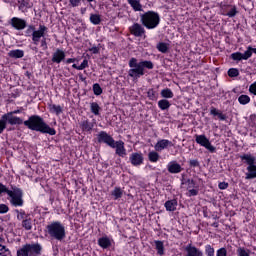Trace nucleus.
I'll return each instance as SVG.
<instances>
[{
  "mask_svg": "<svg viewBox=\"0 0 256 256\" xmlns=\"http://www.w3.org/2000/svg\"><path fill=\"white\" fill-rule=\"evenodd\" d=\"M75 61H77V59H75V58H68V59L66 60V63H67V65H69V64H71V63H75Z\"/></svg>",
  "mask_w": 256,
  "mask_h": 256,
  "instance_id": "obj_60",
  "label": "nucleus"
},
{
  "mask_svg": "<svg viewBox=\"0 0 256 256\" xmlns=\"http://www.w3.org/2000/svg\"><path fill=\"white\" fill-rule=\"evenodd\" d=\"M249 92L256 95V81L249 86Z\"/></svg>",
  "mask_w": 256,
  "mask_h": 256,
  "instance_id": "obj_55",
  "label": "nucleus"
},
{
  "mask_svg": "<svg viewBox=\"0 0 256 256\" xmlns=\"http://www.w3.org/2000/svg\"><path fill=\"white\" fill-rule=\"evenodd\" d=\"M46 233L51 239L56 241H63L67 233L65 232V225L60 221H52L46 226Z\"/></svg>",
  "mask_w": 256,
  "mask_h": 256,
  "instance_id": "obj_3",
  "label": "nucleus"
},
{
  "mask_svg": "<svg viewBox=\"0 0 256 256\" xmlns=\"http://www.w3.org/2000/svg\"><path fill=\"white\" fill-rule=\"evenodd\" d=\"M98 245L102 249H108V247H111V239L109 237L105 236L98 239Z\"/></svg>",
  "mask_w": 256,
  "mask_h": 256,
  "instance_id": "obj_25",
  "label": "nucleus"
},
{
  "mask_svg": "<svg viewBox=\"0 0 256 256\" xmlns=\"http://www.w3.org/2000/svg\"><path fill=\"white\" fill-rule=\"evenodd\" d=\"M148 95L151 97V95H154L153 94V90H150L149 92H148Z\"/></svg>",
  "mask_w": 256,
  "mask_h": 256,
  "instance_id": "obj_62",
  "label": "nucleus"
},
{
  "mask_svg": "<svg viewBox=\"0 0 256 256\" xmlns=\"http://www.w3.org/2000/svg\"><path fill=\"white\" fill-rule=\"evenodd\" d=\"M8 197H10V203L13 207H23V190L20 188H12V190H8Z\"/></svg>",
  "mask_w": 256,
  "mask_h": 256,
  "instance_id": "obj_6",
  "label": "nucleus"
},
{
  "mask_svg": "<svg viewBox=\"0 0 256 256\" xmlns=\"http://www.w3.org/2000/svg\"><path fill=\"white\" fill-rule=\"evenodd\" d=\"M253 53H255L256 55V48L249 46L245 51V53L235 52L230 55V58L233 61H243V60L247 61V59H251V57L253 56Z\"/></svg>",
  "mask_w": 256,
  "mask_h": 256,
  "instance_id": "obj_7",
  "label": "nucleus"
},
{
  "mask_svg": "<svg viewBox=\"0 0 256 256\" xmlns=\"http://www.w3.org/2000/svg\"><path fill=\"white\" fill-rule=\"evenodd\" d=\"M154 243H155V247L158 255H165V246L163 244V241L156 240Z\"/></svg>",
  "mask_w": 256,
  "mask_h": 256,
  "instance_id": "obj_31",
  "label": "nucleus"
},
{
  "mask_svg": "<svg viewBox=\"0 0 256 256\" xmlns=\"http://www.w3.org/2000/svg\"><path fill=\"white\" fill-rule=\"evenodd\" d=\"M93 92H94V95H101L103 93V89L101 88V85L99 84H94L93 85Z\"/></svg>",
  "mask_w": 256,
  "mask_h": 256,
  "instance_id": "obj_47",
  "label": "nucleus"
},
{
  "mask_svg": "<svg viewBox=\"0 0 256 256\" xmlns=\"http://www.w3.org/2000/svg\"><path fill=\"white\" fill-rule=\"evenodd\" d=\"M112 197H114L115 201H117V199H121V197H123V191L121 190L120 187L114 188V190L112 191Z\"/></svg>",
  "mask_w": 256,
  "mask_h": 256,
  "instance_id": "obj_39",
  "label": "nucleus"
},
{
  "mask_svg": "<svg viewBox=\"0 0 256 256\" xmlns=\"http://www.w3.org/2000/svg\"><path fill=\"white\" fill-rule=\"evenodd\" d=\"M47 31H49V28L41 24L39 25L38 30H34L32 34V41L34 45H39V41H41V38H45V35H47Z\"/></svg>",
  "mask_w": 256,
  "mask_h": 256,
  "instance_id": "obj_9",
  "label": "nucleus"
},
{
  "mask_svg": "<svg viewBox=\"0 0 256 256\" xmlns=\"http://www.w3.org/2000/svg\"><path fill=\"white\" fill-rule=\"evenodd\" d=\"M227 187H229V183H227V182H220L218 184V188L221 189L222 191L227 189Z\"/></svg>",
  "mask_w": 256,
  "mask_h": 256,
  "instance_id": "obj_56",
  "label": "nucleus"
},
{
  "mask_svg": "<svg viewBox=\"0 0 256 256\" xmlns=\"http://www.w3.org/2000/svg\"><path fill=\"white\" fill-rule=\"evenodd\" d=\"M240 159L242 161H245L247 163L248 167L255 165V157L251 154H244V155L240 156Z\"/></svg>",
  "mask_w": 256,
  "mask_h": 256,
  "instance_id": "obj_27",
  "label": "nucleus"
},
{
  "mask_svg": "<svg viewBox=\"0 0 256 256\" xmlns=\"http://www.w3.org/2000/svg\"><path fill=\"white\" fill-rule=\"evenodd\" d=\"M160 95L164 99H173V97H174L173 91L169 88H165V89L161 90Z\"/></svg>",
  "mask_w": 256,
  "mask_h": 256,
  "instance_id": "obj_33",
  "label": "nucleus"
},
{
  "mask_svg": "<svg viewBox=\"0 0 256 256\" xmlns=\"http://www.w3.org/2000/svg\"><path fill=\"white\" fill-rule=\"evenodd\" d=\"M140 23H142L143 27H146V29H157L159 23H161V17L157 12L148 11L140 15Z\"/></svg>",
  "mask_w": 256,
  "mask_h": 256,
  "instance_id": "obj_4",
  "label": "nucleus"
},
{
  "mask_svg": "<svg viewBox=\"0 0 256 256\" xmlns=\"http://www.w3.org/2000/svg\"><path fill=\"white\" fill-rule=\"evenodd\" d=\"M158 107L161 109V111H167V109L171 107V103L167 99H162L158 101Z\"/></svg>",
  "mask_w": 256,
  "mask_h": 256,
  "instance_id": "obj_32",
  "label": "nucleus"
},
{
  "mask_svg": "<svg viewBox=\"0 0 256 256\" xmlns=\"http://www.w3.org/2000/svg\"><path fill=\"white\" fill-rule=\"evenodd\" d=\"M250 102L251 97H249V95L242 94L238 97V103H240V105H247Z\"/></svg>",
  "mask_w": 256,
  "mask_h": 256,
  "instance_id": "obj_36",
  "label": "nucleus"
},
{
  "mask_svg": "<svg viewBox=\"0 0 256 256\" xmlns=\"http://www.w3.org/2000/svg\"><path fill=\"white\" fill-rule=\"evenodd\" d=\"M90 110L93 115H99V112L101 111V106L97 102L90 103Z\"/></svg>",
  "mask_w": 256,
  "mask_h": 256,
  "instance_id": "obj_37",
  "label": "nucleus"
},
{
  "mask_svg": "<svg viewBox=\"0 0 256 256\" xmlns=\"http://www.w3.org/2000/svg\"><path fill=\"white\" fill-rule=\"evenodd\" d=\"M21 7H31V5H29V4L27 3V1L23 0V1L21 2Z\"/></svg>",
  "mask_w": 256,
  "mask_h": 256,
  "instance_id": "obj_61",
  "label": "nucleus"
},
{
  "mask_svg": "<svg viewBox=\"0 0 256 256\" xmlns=\"http://www.w3.org/2000/svg\"><path fill=\"white\" fill-rule=\"evenodd\" d=\"M210 115H213L214 117H218L220 121H225V119H227V116H225V114L221 113V111L217 110V108L215 107H212L210 109Z\"/></svg>",
  "mask_w": 256,
  "mask_h": 256,
  "instance_id": "obj_28",
  "label": "nucleus"
},
{
  "mask_svg": "<svg viewBox=\"0 0 256 256\" xmlns=\"http://www.w3.org/2000/svg\"><path fill=\"white\" fill-rule=\"evenodd\" d=\"M65 51L62 49L57 48L56 51L52 54V63H57V65H59V63H61L62 61H65Z\"/></svg>",
  "mask_w": 256,
  "mask_h": 256,
  "instance_id": "obj_18",
  "label": "nucleus"
},
{
  "mask_svg": "<svg viewBox=\"0 0 256 256\" xmlns=\"http://www.w3.org/2000/svg\"><path fill=\"white\" fill-rule=\"evenodd\" d=\"M7 186L3 185V183H0V195L1 193H7L8 194Z\"/></svg>",
  "mask_w": 256,
  "mask_h": 256,
  "instance_id": "obj_58",
  "label": "nucleus"
},
{
  "mask_svg": "<svg viewBox=\"0 0 256 256\" xmlns=\"http://www.w3.org/2000/svg\"><path fill=\"white\" fill-rule=\"evenodd\" d=\"M130 69L128 76L132 79H139L145 75V69H153L154 65L151 61H138L137 58H131L128 63Z\"/></svg>",
  "mask_w": 256,
  "mask_h": 256,
  "instance_id": "obj_2",
  "label": "nucleus"
},
{
  "mask_svg": "<svg viewBox=\"0 0 256 256\" xmlns=\"http://www.w3.org/2000/svg\"><path fill=\"white\" fill-rule=\"evenodd\" d=\"M156 49H158L160 53H167L169 51V44L160 42L157 44Z\"/></svg>",
  "mask_w": 256,
  "mask_h": 256,
  "instance_id": "obj_35",
  "label": "nucleus"
},
{
  "mask_svg": "<svg viewBox=\"0 0 256 256\" xmlns=\"http://www.w3.org/2000/svg\"><path fill=\"white\" fill-rule=\"evenodd\" d=\"M129 31L134 37H143V35H145V28L139 23H134L130 26Z\"/></svg>",
  "mask_w": 256,
  "mask_h": 256,
  "instance_id": "obj_15",
  "label": "nucleus"
},
{
  "mask_svg": "<svg viewBox=\"0 0 256 256\" xmlns=\"http://www.w3.org/2000/svg\"><path fill=\"white\" fill-rule=\"evenodd\" d=\"M167 170L172 174H177L181 173L183 171V168L176 161H171L167 165Z\"/></svg>",
  "mask_w": 256,
  "mask_h": 256,
  "instance_id": "obj_20",
  "label": "nucleus"
},
{
  "mask_svg": "<svg viewBox=\"0 0 256 256\" xmlns=\"http://www.w3.org/2000/svg\"><path fill=\"white\" fill-rule=\"evenodd\" d=\"M48 109L50 113H53L54 115L59 116L61 113H63V106L49 103L48 104Z\"/></svg>",
  "mask_w": 256,
  "mask_h": 256,
  "instance_id": "obj_21",
  "label": "nucleus"
},
{
  "mask_svg": "<svg viewBox=\"0 0 256 256\" xmlns=\"http://www.w3.org/2000/svg\"><path fill=\"white\" fill-rule=\"evenodd\" d=\"M25 127H28L30 131H37L38 133H47L48 135H56L57 131L51 128L45 120L39 115H32L28 120L24 121Z\"/></svg>",
  "mask_w": 256,
  "mask_h": 256,
  "instance_id": "obj_1",
  "label": "nucleus"
},
{
  "mask_svg": "<svg viewBox=\"0 0 256 256\" xmlns=\"http://www.w3.org/2000/svg\"><path fill=\"white\" fill-rule=\"evenodd\" d=\"M22 227L25 229V231H31V229H33V219L31 216L22 221Z\"/></svg>",
  "mask_w": 256,
  "mask_h": 256,
  "instance_id": "obj_30",
  "label": "nucleus"
},
{
  "mask_svg": "<svg viewBox=\"0 0 256 256\" xmlns=\"http://www.w3.org/2000/svg\"><path fill=\"white\" fill-rule=\"evenodd\" d=\"M95 0H87L88 3H93Z\"/></svg>",
  "mask_w": 256,
  "mask_h": 256,
  "instance_id": "obj_64",
  "label": "nucleus"
},
{
  "mask_svg": "<svg viewBox=\"0 0 256 256\" xmlns=\"http://www.w3.org/2000/svg\"><path fill=\"white\" fill-rule=\"evenodd\" d=\"M19 113H21V110H14V111L6 113V115H11L12 119H16V121H17V123H14L11 125H23V119L19 116H15Z\"/></svg>",
  "mask_w": 256,
  "mask_h": 256,
  "instance_id": "obj_26",
  "label": "nucleus"
},
{
  "mask_svg": "<svg viewBox=\"0 0 256 256\" xmlns=\"http://www.w3.org/2000/svg\"><path fill=\"white\" fill-rule=\"evenodd\" d=\"M204 251L206 256H215V248L211 244L206 245Z\"/></svg>",
  "mask_w": 256,
  "mask_h": 256,
  "instance_id": "obj_42",
  "label": "nucleus"
},
{
  "mask_svg": "<svg viewBox=\"0 0 256 256\" xmlns=\"http://www.w3.org/2000/svg\"><path fill=\"white\" fill-rule=\"evenodd\" d=\"M131 165L134 167H139V165H143V154L141 152H134L129 157Z\"/></svg>",
  "mask_w": 256,
  "mask_h": 256,
  "instance_id": "obj_16",
  "label": "nucleus"
},
{
  "mask_svg": "<svg viewBox=\"0 0 256 256\" xmlns=\"http://www.w3.org/2000/svg\"><path fill=\"white\" fill-rule=\"evenodd\" d=\"M5 241V239H3L2 237H0V243H3Z\"/></svg>",
  "mask_w": 256,
  "mask_h": 256,
  "instance_id": "obj_63",
  "label": "nucleus"
},
{
  "mask_svg": "<svg viewBox=\"0 0 256 256\" xmlns=\"http://www.w3.org/2000/svg\"><path fill=\"white\" fill-rule=\"evenodd\" d=\"M186 185H187V190L189 191L190 189H195V187H197V184L191 180V179H188L186 181Z\"/></svg>",
  "mask_w": 256,
  "mask_h": 256,
  "instance_id": "obj_49",
  "label": "nucleus"
},
{
  "mask_svg": "<svg viewBox=\"0 0 256 256\" xmlns=\"http://www.w3.org/2000/svg\"><path fill=\"white\" fill-rule=\"evenodd\" d=\"M195 141L201 147H205V149H207V151H209L210 153H215L216 151L215 146L211 144V141H209V138H207V136H205L204 134L195 135Z\"/></svg>",
  "mask_w": 256,
  "mask_h": 256,
  "instance_id": "obj_8",
  "label": "nucleus"
},
{
  "mask_svg": "<svg viewBox=\"0 0 256 256\" xmlns=\"http://www.w3.org/2000/svg\"><path fill=\"white\" fill-rule=\"evenodd\" d=\"M248 173H246V179H255L256 178V165L247 167Z\"/></svg>",
  "mask_w": 256,
  "mask_h": 256,
  "instance_id": "obj_29",
  "label": "nucleus"
},
{
  "mask_svg": "<svg viewBox=\"0 0 256 256\" xmlns=\"http://www.w3.org/2000/svg\"><path fill=\"white\" fill-rule=\"evenodd\" d=\"M228 77H239V70L237 68H230L228 70Z\"/></svg>",
  "mask_w": 256,
  "mask_h": 256,
  "instance_id": "obj_48",
  "label": "nucleus"
},
{
  "mask_svg": "<svg viewBox=\"0 0 256 256\" xmlns=\"http://www.w3.org/2000/svg\"><path fill=\"white\" fill-rule=\"evenodd\" d=\"M197 195H199V190L195 188H190V190H188V197H195Z\"/></svg>",
  "mask_w": 256,
  "mask_h": 256,
  "instance_id": "obj_50",
  "label": "nucleus"
},
{
  "mask_svg": "<svg viewBox=\"0 0 256 256\" xmlns=\"http://www.w3.org/2000/svg\"><path fill=\"white\" fill-rule=\"evenodd\" d=\"M10 25H12V27L14 29H16L17 31H23V29H25V27H27V21H25L19 17H13L10 20Z\"/></svg>",
  "mask_w": 256,
  "mask_h": 256,
  "instance_id": "obj_14",
  "label": "nucleus"
},
{
  "mask_svg": "<svg viewBox=\"0 0 256 256\" xmlns=\"http://www.w3.org/2000/svg\"><path fill=\"white\" fill-rule=\"evenodd\" d=\"M112 149H116V155L119 157H126L127 149H125V142L123 141H114V146H110Z\"/></svg>",
  "mask_w": 256,
  "mask_h": 256,
  "instance_id": "obj_13",
  "label": "nucleus"
},
{
  "mask_svg": "<svg viewBox=\"0 0 256 256\" xmlns=\"http://www.w3.org/2000/svg\"><path fill=\"white\" fill-rule=\"evenodd\" d=\"M190 167H199V160L193 159L189 161Z\"/></svg>",
  "mask_w": 256,
  "mask_h": 256,
  "instance_id": "obj_57",
  "label": "nucleus"
},
{
  "mask_svg": "<svg viewBox=\"0 0 256 256\" xmlns=\"http://www.w3.org/2000/svg\"><path fill=\"white\" fill-rule=\"evenodd\" d=\"M148 159L150 163H157V161H159V152H157L156 150L149 152Z\"/></svg>",
  "mask_w": 256,
  "mask_h": 256,
  "instance_id": "obj_34",
  "label": "nucleus"
},
{
  "mask_svg": "<svg viewBox=\"0 0 256 256\" xmlns=\"http://www.w3.org/2000/svg\"><path fill=\"white\" fill-rule=\"evenodd\" d=\"M9 213V206L6 204H0V214Z\"/></svg>",
  "mask_w": 256,
  "mask_h": 256,
  "instance_id": "obj_52",
  "label": "nucleus"
},
{
  "mask_svg": "<svg viewBox=\"0 0 256 256\" xmlns=\"http://www.w3.org/2000/svg\"><path fill=\"white\" fill-rule=\"evenodd\" d=\"M18 221H25L29 216V214L25 213L24 210H16Z\"/></svg>",
  "mask_w": 256,
  "mask_h": 256,
  "instance_id": "obj_41",
  "label": "nucleus"
},
{
  "mask_svg": "<svg viewBox=\"0 0 256 256\" xmlns=\"http://www.w3.org/2000/svg\"><path fill=\"white\" fill-rule=\"evenodd\" d=\"M222 15H225L226 17H235V15H237V7L233 6L228 13L223 12Z\"/></svg>",
  "mask_w": 256,
  "mask_h": 256,
  "instance_id": "obj_45",
  "label": "nucleus"
},
{
  "mask_svg": "<svg viewBox=\"0 0 256 256\" xmlns=\"http://www.w3.org/2000/svg\"><path fill=\"white\" fill-rule=\"evenodd\" d=\"M8 56H10L11 59H22V57H25V51L21 49L10 50Z\"/></svg>",
  "mask_w": 256,
  "mask_h": 256,
  "instance_id": "obj_23",
  "label": "nucleus"
},
{
  "mask_svg": "<svg viewBox=\"0 0 256 256\" xmlns=\"http://www.w3.org/2000/svg\"><path fill=\"white\" fill-rule=\"evenodd\" d=\"M35 31V26L34 25H29L25 31L26 37H33V33Z\"/></svg>",
  "mask_w": 256,
  "mask_h": 256,
  "instance_id": "obj_46",
  "label": "nucleus"
},
{
  "mask_svg": "<svg viewBox=\"0 0 256 256\" xmlns=\"http://www.w3.org/2000/svg\"><path fill=\"white\" fill-rule=\"evenodd\" d=\"M72 67L73 69H77V71H83V69H87V67H89V61L87 59H84L80 66H77V64H73Z\"/></svg>",
  "mask_w": 256,
  "mask_h": 256,
  "instance_id": "obj_38",
  "label": "nucleus"
},
{
  "mask_svg": "<svg viewBox=\"0 0 256 256\" xmlns=\"http://www.w3.org/2000/svg\"><path fill=\"white\" fill-rule=\"evenodd\" d=\"M184 251V256H203V251L193 246V244H188L187 246H185Z\"/></svg>",
  "mask_w": 256,
  "mask_h": 256,
  "instance_id": "obj_17",
  "label": "nucleus"
},
{
  "mask_svg": "<svg viewBox=\"0 0 256 256\" xmlns=\"http://www.w3.org/2000/svg\"><path fill=\"white\" fill-rule=\"evenodd\" d=\"M216 256H227V249L226 248H220L216 252Z\"/></svg>",
  "mask_w": 256,
  "mask_h": 256,
  "instance_id": "obj_54",
  "label": "nucleus"
},
{
  "mask_svg": "<svg viewBox=\"0 0 256 256\" xmlns=\"http://www.w3.org/2000/svg\"><path fill=\"white\" fill-rule=\"evenodd\" d=\"M169 147H173V142L167 139H160L154 145V149L158 153H161V151H165V149H169Z\"/></svg>",
  "mask_w": 256,
  "mask_h": 256,
  "instance_id": "obj_12",
  "label": "nucleus"
},
{
  "mask_svg": "<svg viewBox=\"0 0 256 256\" xmlns=\"http://www.w3.org/2000/svg\"><path fill=\"white\" fill-rule=\"evenodd\" d=\"M90 23L93 25H99L101 23V16L99 14H91Z\"/></svg>",
  "mask_w": 256,
  "mask_h": 256,
  "instance_id": "obj_40",
  "label": "nucleus"
},
{
  "mask_svg": "<svg viewBox=\"0 0 256 256\" xmlns=\"http://www.w3.org/2000/svg\"><path fill=\"white\" fill-rule=\"evenodd\" d=\"M43 251V246L39 243L25 244L17 251V256H39Z\"/></svg>",
  "mask_w": 256,
  "mask_h": 256,
  "instance_id": "obj_5",
  "label": "nucleus"
},
{
  "mask_svg": "<svg viewBox=\"0 0 256 256\" xmlns=\"http://www.w3.org/2000/svg\"><path fill=\"white\" fill-rule=\"evenodd\" d=\"M40 47H42L43 51H47V38H42V40L40 41Z\"/></svg>",
  "mask_w": 256,
  "mask_h": 256,
  "instance_id": "obj_53",
  "label": "nucleus"
},
{
  "mask_svg": "<svg viewBox=\"0 0 256 256\" xmlns=\"http://www.w3.org/2000/svg\"><path fill=\"white\" fill-rule=\"evenodd\" d=\"M127 3L132 7L133 11H143L141 0H127Z\"/></svg>",
  "mask_w": 256,
  "mask_h": 256,
  "instance_id": "obj_24",
  "label": "nucleus"
},
{
  "mask_svg": "<svg viewBox=\"0 0 256 256\" xmlns=\"http://www.w3.org/2000/svg\"><path fill=\"white\" fill-rule=\"evenodd\" d=\"M89 51L94 55H97V53H99V48L97 46H93L92 48H89Z\"/></svg>",
  "mask_w": 256,
  "mask_h": 256,
  "instance_id": "obj_59",
  "label": "nucleus"
},
{
  "mask_svg": "<svg viewBox=\"0 0 256 256\" xmlns=\"http://www.w3.org/2000/svg\"><path fill=\"white\" fill-rule=\"evenodd\" d=\"M10 253L11 251L9 248H7V246L0 244V256H8Z\"/></svg>",
  "mask_w": 256,
  "mask_h": 256,
  "instance_id": "obj_44",
  "label": "nucleus"
},
{
  "mask_svg": "<svg viewBox=\"0 0 256 256\" xmlns=\"http://www.w3.org/2000/svg\"><path fill=\"white\" fill-rule=\"evenodd\" d=\"M15 123H18L16 118H13L11 114H4L2 115L0 119V135L7 129V124L8 125H13Z\"/></svg>",
  "mask_w": 256,
  "mask_h": 256,
  "instance_id": "obj_10",
  "label": "nucleus"
},
{
  "mask_svg": "<svg viewBox=\"0 0 256 256\" xmlns=\"http://www.w3.org/2000/svg\"><path fill=\"white\" fill-rule=\"evenodd\" d=\"M177 199H172V200H168L165 202L164 207L166 209V211L169 212H173V211H177Z\"/></svg>",
  "mask_w": 256,
  "mask_h": 256,
  "instance_id": "obj_22",
  "label": "nucleus"
},
{
  "mask_svg": "<svg viewBox=\"0 0 256 256\" xmlns=\"http://www.w3.org/2000/svg\"><path fill=\"white\" fill-rule=\"evenodd\" d=\"M98 143H105L108 147H115V139L105 131L99 132L97 135Z\"/></svg>",
  "mask_w": 256,
  "mask_h": 256,
  "instance_id": "obj_11",
  "label": "nucleus"
},
{
  "mask_svg": "<svg viewBox=\"0 0 256 256\" xmlns=\"http://www.w3.org/2000/svg\"><path fill=\"white\" fill-rule=\"evenodd\" d=\"M237 255L238 256H251V251H249V249H246L245 247H239L237 249Z\"/></svg>",
  "mask_w": 256,
  "mask_h": 256,
  "instance_id": "obj_43",
  "label": "nucleus"
},
{
  "mask_svg": "<svg viewBox=\"0 0 256 256\" xmlns=\"http://www.w3.org/2000/svg\"><path fill=\"white\" fill-rule=\"evenodd\" d=\"M81 0H69V7H79Z\"/></svg>",
  "mask_w": 256,
  "mask_h": 256,
  "instance_id": "obj_51",
  "label": "nucleus"
},
{
  "mask_svg": "<svg viewBox=\"0 0 256 256\" xmlns=\"http://www.w3.org/2000/svg\"><path fill=\"white\" fill-rule=\"evenodd\" d=\"M96 121L93 120V122L89 121V120H83L80 123V128L82 129V131H85L86 133H91L93 131V128L96 125Z\"/></svg>",
  "mask_w": 256,
  "mask_h": 256,
  "instance_id": "obj_19",
  "label": "nucleus"
}]
</instances>
